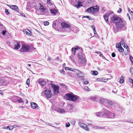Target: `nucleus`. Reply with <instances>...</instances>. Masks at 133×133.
<instances>
[{
	"label": "nucleus",
	"mask_w": 133,
	"mask_h": 133,
	"mask_svg": "<svg viewBox=\"0 0 133 133\" xmlns=\"http://www.w3.org/2000/svg\"><path fill=\"white\" fill-rule=\"evenodd\" d=\"M72 31L75 33H77L79 31V29L77 27H74Z\"/></svg>",
	"instance_id": "obj_27"
},
{
	"label": "nucleus",
	"mask_w": 133,
	"mask_h": 133,
	"mask_svg": "<svg viewBox=\"0 0 133 133\" xmlns=\"http://www.w3.org/2000/svg\"><path fill=\"white\" fill-rule=\"evenodd\" d=\"M116 116V115L114 113H112L110 112L107 118H115Z\"/></svg>",
	"instance_id": "obj_16"
},
{
	"label": "nucleus",
	"mask_w": 133,
	"mask_h": 133,
	"mask_svg": "<svg viewBox=\"0 0 133 133\" xmlns=\"http://www.w3.org/2000/svg\"><path fill=\"white\" fill-rule=\"evenodd\" d=\"M39 8L42 11V12H44L45 10H46V7L43 5H42L41 4H40V7Z\"/></svg>",
	"instance_id": "obj_26"
},
{
	"label": "nucleus",
	"mask_w": 133,
	"mask_h": 133,
	"mask_svg": "<svg viewBox=\"0 0 133 133\" xmlns=\"http://www.w3.org/2000/svg\"><path fill=\"white\" fill-rule=\"evenodd\" d=\"M8 6L12 10L14 11L17 12H18L19 11V8L16 5H8Z\"/></svg>",
	"instance_id": "obj_13"
},
{
	"label": "nucleus",
	"mask_w": 133,
	"mask_h": 133,
	"mask_svg": "<svg viewBox=\"0 0 133 133\" xmlns=\"http://www.w3.org/2000/svg\"><path fill=\"white\" fill-rule=\"evenodd\" d=\"M17 97L16 96H14L12 97V101L14 102H16L17 101Z\"/></svg>",
	"instance_id": "obj_31"
},
{
	"label": "nucleus",
	"mask_w": 133,
	"mask_h": 133,
	"mask_svg": "<svg viewBox=\"0 0 133 133\" xmlns=\"http://www.w3.org/2000/svg\"><path fill=\"white\" fill-rule=\"evenodd\" d=\"M119 29H118L117 28H116L115 27V28H114V32L115 33H116L117 32V31H118V30Z\"/></svg>",
	"instance_id": "obj_47"
},
{
	"label": "nucleus",
	"mask_w": 133,
	"mask_h": 133,
	"mask_svg": "<svg viewBox=\"0 0 133 133\" xmlns=\"http://www.w3.org/2000/svg\"><path fill=\"white\" fill-rule=\"evenodd\" d=\"M5 13L7 14V15H9L10 14V13L9 12V10L7 9H5Z\"/></svg>",
	"instance_id": "obj_43"
},
{
	"label": "nucleus",
	"mask_w": 133,
	"mask_h": 133,
	"mask_svg": "<svg viewBox=\"0 0 133 133\" xmlns=\"http://www.w3.org/2000/svg\"><path fill=\"white\" fill-rule=\"evenodd\" d=\"M69 58L73 62H74L75 61L74 59V57L73 56H70L69 57Z\"/></svg>",
	"instance_id": "obj_46"
},
{
	"label": "nucleus",
	"mask_w": 133,
	"mask_h": 133,
	"mask_svg": "<svg viewBox=\"0 0 133 133\" xmlns=\"http://www.w3.org/2000/svg\"><path fill=\"white\" fill-rule=\"evenodd\" d=\"M92 127L94 129H104V127H100L97 125L94 126L92 125Z\"/></svg>",
	"instance_id": "obj_23"
},
{
	"label": "nucleus",
	"mask_w": 133,
	"mask_h": 133,
	"mask_svg": "<svg viewBox=\"0 0 133 133\" xmlns=\"http://www.w3.org/2000/svg\"><path fill=\"white\" fill-rule=\"evenodd\" d=\"M80 126L82 128L84 129L86 125L83 123H79Z\"/></svg>",
	"instance_id": "obj_29"
},
{
	"label": "nucleus",
	"mask_w": 133,
	"mask_h": 133,
	"mask_svg": "<svg viewBox=\"0 0 133 133\" xmlns=\"http://www.w3.org/2000/svg\"><path fill=\"white\" fill-rule=\"evenodd\" d=\"M91 74L93 75H96L98 74V72L96 71H92L91 72Z\"/></svg>",
	"instance_id": "obj_28"
},
{
	"label": "nucleus",
	"mask_w": 133,
	"mask_h": 133,
	"mask_svg": "<svg viewBox=\"0 0 133 133\" xmlns=\"http://www.w3.org/2000/svg\"><path fill=\"white\" fill-rule=\"evenodd\" d=\"M56 23H54V22H53V24L52 25V27L54 28L55 29V26H56Z\"/></svg>",
	"instance_id": "obj_48"
},
{
	"label": "nucleus",
	"mask_w": 133,
	"mask_h": 133,
	"mask_svg": "<svg viewBox=\"0 0 133 133\" xmlns=\"http://www.w3.org/2000/svg\"><path fill=\"white\" fill-rule=\"evenodd\" d=\"M124 39H122L120 42H119V43L121 44V45L122 44H124Z\"/></svg>",
	"instance_id": "obj_50"
},
{
	"label": "nucleus",
	"mask_w": 133,
	"mask_h": 133,
	"mask_svg": "<svg viewBox=\"0 0 133 133\" xmlns=\"http://www.w3.org/2000/svg\"><path fill=\"white\" fill-rule=\"evenodd\" d=\"M8 82L7 81L4 79L3 78H0V85L6 86L7 85Z\"/></svg>",
	"instance_id": "obj_8"
},
{
	"label": "nucleus",
	"mask_w": 133,
	"mask_h": 133,
	"mask_svg": "<svg viewBox=\"0 0 133 133\" xmlns=\"http://www.w3.org/2000/svg\"><path fill=\"white\" fill-rule=\"evenodd\" d=\"M61 72L62 74H64L65 73V71L63 69L62 70H61Z\"/></svg>",
	"instance_id": "obj_58"
},
{
	"label": "nucleus",
	"mask_w": 133,
	"mask_h": 133,
	"mask_svg": "<svg viewBox=\"0 0 133 133\" xmlns=\"http://www.w3.org/2000/svg\"><path fill=\"white\" fill-rule=\"evenodd\" d=\"M61 25L63 28H67L69 26V24L64 22L62 23H61Z\"/></svg>",
	"instance_id": "obj_19"
},
{
	"label": "nucleus",
	"mask_w": 133,
	"mask_h": 133,
	"mask_svg": "<svg viewBox=\"0 0 133 133\" xmlns=\"http://www.w3.org/2000/svg\"><path fill=\"white\" fill-rule=\"evenodd\" d=\"M97 98V97L95 96H92L90 98V99L93 101H95Z\"/></svg>",
	"instance_id": "obj_38"
},
{
	"label": "nucleus",
	"mask_w": 133,
	"mask_h": 133,
	"mask_svg": "<svg viewBox=\"0 0 133 133\" xmlns=\"http://www.w3.org/2000/svg\"><path fill=\"white\" fill-rule=\"evenodd\" d=\"M122 9L121 8H119L118 10L117 11L118 13H120Z\"/></svg>",
	"instance_id": "obj_63"
},
{
	"label": "nucleus",
	"mask_w": 133,
	"mask_h": 133,
	"mask_svg": "<svg viewBox=\"0 0 133 133\" xmlns=\"http://www.w3.org/2000/svg\"><path fill=\"white\" fill-rule=\"evenodd\" d=\"M84 89L85 90L88 91H89L90 90V89L88 87L86 86L84 87Z\"/></svg>",
	"instance_id": "obj_51"
},
{
	"label": "nucleus",
	"mask_w": 133,
	"mask_h": 133,
	"mask_svg": "<svg viewBox=\"0 0 133 133\" xmlns=\"http://www.w3.org/2000/svg\"><path fill=\"white\" fill-rule=\"evenodd\" d=\"M65 126L66 127H68L70 126V124L69 123L68 124H66Z\"/></svg>",
	"instance_id": "obj_62"
},
{
	"label": "nucleus",
	"mask_w": 133,
	"mask_h": 133,
	"mask_svg": "<svg viewBox=\"0 0 133 133\" xmlns=\"http://www.w3.org/2000/svg\"><path fill=\"white\" fill-rule=\"evenodd\" d=\"M79 49V48L78 46L76 48H73L72 49V54H74V55H75L76 51Z\"/></svg>",
	"instance_id": "obj_18"
},
{
	"label": "nucleus",
	"mask_w": 133,
	"mask_h": 133,
	"mask_svg": "<svg viewBox=\"0 0 133 133\" xmlns=\"http://www.w3.org/2000/svg\"><path fill=\"white\" fill-rule=\"evenodd\" d=\"M14 44L15 47L14 49H15L18 50L21 47V45L20 44L19 42L18 41H15L14 42Z\"/></svg>",
	"instance_id": "obj_12"
},
{
	"label": "nucleus",
	"mask_w": 133,
	"mask_h": 133,
	"mask_svg": "<svg viewBox=\"0 0 133 133\" xmlns=\"http://www.w3.org/2000/svg\"><path fill=\"white\" fill-rule=\"evenodd\" d=\"M95 115L98 117H101V116L102 117V113L101 112H98L95 113Z\"/></svg>",
	"instance_id": "obj_24"
},
{
	"label": "nucleus",
	"mask_w": 133,
	"mask_h": 133,
	"mask_svg": "<svg viewBox=\"0 0 133 133\" xmlns=\"http://www.w3.org/2000/svg\"><path fill=\"white\" fill-rule=\"evenodd\" d=\"M119 81L120 83H122L124 82V80L123 79H121Z\"/></svg>",
	"instance_id": "obj_64"
},
{
	"label": "nucleus",
	"mask_w": 133,
	"mask_h": 133,
	"mask_svg": "<svg viewBox=\"0 0 133 133\" xmlns=\"http://www.w3.org/2000/svg\"><path fill=\"white\" fill-rule=\"evenodd\" d=\"M117 90L115 88H113V90H112L113 92L115 93L117 92Z\"/></svg>",
	"instance_id": "obj_42"
},
{
	"label": "nucleus",
	"mask_w": 133,
	"mask_h": 133,
	"mask_svg": "<svg viewBox=\"0 0 133 133\" xmlns=\"http://www.w3.org/2000/svg\"><path fill=\"white\" fill-rule=\"evenodd\" d=\"M65 70H69L70 71H74V69H74L73 68H70L69 67H65Z\"/></svg>",
	"instance_id": "obj_32"
},
{
	"label": "nucleus",
	"mask_w": 133,
	"mask_h": 133,
	"mask_svg": "<svg viewBox=\"0 0 133 133\" xmlns=\"http://www.w3.org/2000/svg\"><path fill=\"white\" fill-rule=\"evenodd\" d=\"M93 7L89 8L88 9L86 10V11L88 12H93Z\"/></svg>",
	"instance_id": "obj_22"
},
{
	"label": "nucleus",
	"mask_w": 133,
	"mask_h": 133,
	"mask_svg": "<svg viewBox=\"0 0 133 133\" xmlns=\"http://www.w3.org/2000/svg\"><path fill=\"white\" fill-rule=\"evenodd\" d=\"M113 12L112 11H109L106 12L105 14H107V15L109 16L110 15L113 14Z\"/></svg>",
	"instance_id": "obj_36"
},
{
	"label": "nucleus",
	"mask_w": 133,
	"mask_h": 133,
	"mask_svg": "<svg viewBox=\"0 0 133 133\" xmlns=\"http://www.w3.org/2000/svg\"><path fill=\"white\" fill-rule=\"evenodd\" d=\"M30 50V46L28 45L24 44L22 45L20 51L21 52H28Z\"/></svg>",
	"instance_id": "obj_3"
},
{
	"label": "nucleus",
	"mask_w": 133,
	"mask_h": 133,
	"mask_svg": "<svg viewBox=\"0 0 133 133\" xmlns=\"http://www.w3.org/2000/svg\"><path fill=\"white\" fill-rule=\"evenodd\" d=\"M99 101L100 103L102 104H106L108 101V100L102 97H101L99 99Z\"/></svg>",
	"instance_id": "obj_15"
},
{
	"label": "nucleus",
	"mask_w": 133,
	"mask_h": 133,
	"mask_svg": "<svg viewBox=\"0 0 133 133\" xmlns=\"http://www.w3.org/2000/svg\"><path fill=\"white\" fill-rule=\"evenodd\" d=\"M30 80L29 79H28L26 81V84L28 85H29Z\"/></svg>",
	"instance_id": "obj_52"
},
{
	"label": "nucleus",
	"mask_w": 133,
	"mask_h": 133,
	"mask_svg": "<svg viewBox=\"0 0 133 133\" xmlns=\"http://www.w3.org/2000/svg\"><path fill=\"white\" fill-rule=\"evenodd\" d=\"M50 13L53 15H55L57 12V11L55 9H51L50 10Z\"/></svg>",
	"instance_id": "obj_25"
},
{
	"label": "nucleus",
	"mask_w": 133,
	"mask_h": 133,
	"mask_svg": "<svg viewBox=\"0 0 133 133\" xmlns=\"http://www.w3.org/2000/svg\"><path fill=\"white\" fill-rule=\"evenodd\" d=\"M31 6L30 5H27L26 6V9L28 11H29L31 9Z\"/></svg>",
	"instance_id": "obj_39"
},
{
	"label": "nucleus",
	"mask_w": 133,
	"mask_h": 133,
	"mask_svg": "<svg viewBox=\"0 0 133 133\" xmlns=\"http://www.w3.org/2000/svg\"><path fill=\"white\" fill-rule=\"evenodd\" d=\"M108 17L109 16L107 15V14H105L104 15V20L107 23H109L108 18Z\"/></svg>",
	"instance_id": "obj_21"
},
{
	"label": "nucleus",
	"mask_w": 133,
	"mask_h": 133,
	"mask_svg": "<svg viewBox=\"0 0 133 133\" xmlns=\"http://www.w3.org/2000/svg\"><path fill=\"white\" fill-rule=\"evenodd\" d=\"M121 46V45L119 43H117L116 44V48H119Z\"/></svg>",
	"instance_id": "obj_33"
},
{
	"label": "nucleus",
	"mask_w": 133,
	"mask_h": 133,
	"mask_svg": "<svg viewBox=\"0 0 133 133\" xmlns=\"http://www.w3.org/2000/svg\"><path fill=\"white\" fill-rule=\"evenodd\" d=\"M74 71L76 73L77 75L79 77H82L84 76V73L81 71L77 69H74Z\"/></svg>",
	"instance_id": "obj_10"
},
{
	"label": "nucleus",
	"mask_w": 133,
	"mask_h": 133,
	"mask_svg": "<svg viewBox=\"0 0 133 133\" xmlns=\"http://www.w3.org/2000/svg\"><path fill=\"white\" fill-rule=\"evenodd\" d=\"M115 104H116V103H114L111 101L108 100V101L106 104V105L111 108H114L115 106Z\"/></svg>",
	"instance_id": "obj_9"
},
{
	"label": "nucleus",
	"mask_w": 133,
	"mask_h": 133,
	"mask_svg": "<svg viewBox=\"0 0 133 133\" xmlns=\"http://www.w3.org/2000/svg\"><path fill=\"white\" fill-rule=\"evenodd\" d=\"M93 12H97L99 10V9H98V8L97 7L95 8L94 7H93Z\"/></svg>",
	"instance_id": "obj_35"
},
{
	"label": "nucleus",
	"mask_w": 133,
	"mask_h": 133,
	"mask_svg": "<svg viewBox=\"0 0 133 133\" xmlns=\"http://www.w3.org/2000/svg\"><path fill=\"white\" fill-rule=\"evenodd\" d=\"M51 91V90L50 89H46L45 91L44 94L47 98H50L51 97L52 94Z\"/></svg>",
	"instance_id": "obj_5"
},
{
	"label": "nucleus",
	"mask_w": 133,
	"mask_h": 133,
	"mask_svg": "<svg viewBox=\"0 0 133 133\" xmlns=\"http://www.w3.org/2000/svg\"><path fill=\"white\" fill-rule=\"evenodd\" d=\"M111 22L115 23V27L118 29L122 30H125L126 22L119 17L114 15L111 18Z\"/></svg>",
	"instance_id": "obj_1"
},
{
	"label": "nucleus",
	"mask_w": 133,
	"mask_h": 133,
	"mask_svg": "<svg viewBox=\"0 0 133 133\" xmlns=\"http://www.w3.org/2000/svg\"><path fill=\"white\" fill-rule=\"evenodd\" d=\"M51 1L50 0H47V3L48 4H52L51 2Z\"/></svg>",
	"instance_id": "obj_61"
},
{
	"label": "nucleus",
	"mask_w": 133,
	"mask_h": 133,
	"mask_svg": "<svg viewBox=\"0 0 133 133\" xmlns=\"http://www.w3.org/2000/svg\"><path fill=\"white\" fill-rule=\"evenodd\" d=\"M129 81L130 83H132V82H133V79H131V78H129Z\"/></svg>",
	"instance_id": "obj_60"
},
{
	"label": "nucleus",
	"mask_w": 133,
	"mask_h": 133,
	"mask_svg": "<svg viewBox=\"0 0 133 133\" xmlns=\"http://www.w3.org/2000/svg\"><path fill=\"white\" fill-rule=\"evenodd\" d=\"M115 104V106L114 108L115 109L118 111L119 113L122 112L123 109L122 107L119 106L117 103Z\"/></svg>",
	"instance_id": "obj_7"
},
{
	"label": "nucleus",
	"mask_w": 133,
	"mask_h": 133,
	"mask_svg": "<svg viewBox=\"0 0 133 133\" xmlns=\"http://www.w3.org/2000/svg\"><path fill=\"white\" fill-rule=\"evenodd\" d=\"M130 59L131 62L132 63L133 62V58L132 57L130 56Z\"/></svg>",
	"instance_id": "obj_56"
},
{
	"label": "nucleus",
	"mask_w": 133,
	"mask_h": 133,
	"mask_svg": "<svg viewBox=\"0 0 133 133\" xmlns=\"http://www.w3.org/2000/svg\"><path fill=\"white\" fill-rule=\"evenodd\" d=\"M130 71L131 73H133V68H130Z\"/></svg>",
	"instance_id": "obj_53"
},
{
	"label": "nucleus",
	"mask_w": 133,
	"mask_h": 133,
	"mask_svg": "<svg viewBox=\"0 0 133 133\" xmlns=\"http://www.w3.org/2000/svg\"><path fill=\"white\" fill-rule=\"evenodd\" d=\"M24 31L25 32L26 34L28 35H31V32H30V33H29L26 30H24Z\"/></svg>",
	"instance_id": "obj_44"
},
{
	"label": "nucleus",
	"mask_w": 133,
	"mask_h": 133,
	"mask_svg": "<svg viewBox=\"0 0 133 133\" xmlns=\"http://www.w3.org/2000/svg\"><path fill=\"white\" fill-rule=\"evenodd\" d=\"M49 24V23L48 22L45 21L44 22V25H47Z\"/></svg>",
	"instance_id": "obj_49"
},
{
	"label": "nucleus",
	"mask_w": 133,
	"mask_h": 133,
	"mask_svg": "<svg viewBox=\"0 0 133 133\" xmlns=\"http://www.w3.org/2000/svg\"><path fill=\"white\" fill-rule=\"evenodd\" d=\"M102 117L107 118L110 111L105 108H103L102 110Z\"/></svg>",
	"instance_id": "obj_4"
},
{
	"label": "nucleus",
	"mask_w": 133,
	"mask_h": 133,
	"mask_svg": "<svg viewBox=\"0 0 133 133\" xmlns=\"http://www.w3.org/2000/svg\"><path fill=\"white\" fill-rule=\"evenodd\" d=\"M77 3V4H75L74 6L77 8H79L80 6H82L83 5L82 4V3L79 1H76Z\"/></svg>",
	"instance_id": "obj_17"
},
{
	"label": "nucleus",
	"mask_w": 133,
	"mask_h": 133,
	"mask_svg": "<svg viewBox=\"0 0 133 133\" xmlns=\"http://www.w3.org/2000/svg\"><path fill=\"white\" fill-rule=\"evenodd\" d=\"M31 107L33 109H35L36 108L38 107V105L37 104L34 102H31Z\"/></svg>",
	"instance_id": "obj_20"
},
{
	"label": "nucleus",
	"mask_w": 133,
	"mask_h": 133,
	"mask_svg": "<svg viewBox=\"0 0 133 133\" xmlns=\"http://www.w3.org/2000/svg\"><path fill=\"white\" fill-rule=\"evenodd\" d=\"M111 56L112 57H114L116 56L114 52H112L111 54Z\"/></svg>",
	"instance_id": "obj_55"
},
{
	"label": "nucleus",
	"mask_w": 133,
	"mask_h": 133,
	"mask_svg": "<svg viewBox=\"0 0 133 133\" xmlns=\"http://www.w3.org/2000/svg\"><path fill=\"white\" fill-rule=\"evenodd\" d=\"M44 12V13H43V14L46 15V16H48L49 15V14L50 13L48 11H47L46 10H45V11Z\"/></svg>",
	"instance_id": "obj_34"
},
{
	"label": "nucleus",
	"mask_w": 133,
	"mask_h": 133,
	"mask_svg": "<svg viewBox=\"0 0 133 133\" xmlns=\"http://www.w3.org/2000/svg\"><path fill=\"white\" fill-rule=\"evenodd\" d=\"M48 81V80L46 79L42 78L39 79L38 82L41 86H44L46 84L47 81Z\"/></svg>",
	"instance_id": "obj_6"
},
{
	"label": "nucleus",
	"mask_w": 133,
	"mask_h": 133,
	"mask_svg": "<svg viewBox=\"0 0 133 133\" xmlns=\"http://www.w3.org/2000/svg\"><path fill=\"white\" fill-rule=\"evenodd\" d=\"M118 51L122 53L124 51V49L121 46L118 48Z\"/></svg>",
	"instance_id": "obj_37"
},
{
	"label": "nucleus",
	"mask_w": 133,
	"mask_h": 133,
	"mask_svg": "<svg viewBox=\"0 0 133 133\" xmlns=\"http://www.w3.org/2000/svg\"><path fill=\"white\" fill-rule=\"evenodd\" d=\"M17 101L19 103H22L23 102V101H22V99L21 98H20L19 99L17 100Z\"/></svg>",
	"instance_id": "obj_45"
},
{
	"label": "nucleus",
	"mask_w": 133,
	"mask_h": 133,
	"mask_svg": "<svg viewBox=\"0 0 133 133\" xmlns=\"http://www.w3.org/2000/svg\"><path fill=\"white\" fill-rule=\"evenodd\" d=\"M54 109L57 112L61 114L64 113L66 112L64 109L62 108H56Z\"/></svg>",
	"instance_id": "obj_14"
},
{
	"label": "nucleus",
	"mask_w": 133,
	"mask_h": 133,
	"mask_svg": "<svg viewBox=\"0 0 133 133\" xmlns=\"http://www.w3.org/2000/svg\"><path fill=\"white\" fill-rule=\"evenodd\" d=\"M84 129L85 130H87V131H89V128L87 126V125H85V127H84Z\"/></svg>",
	"instance_id": "obj_41"
},
{
	"label": "nucleus",
	"mask_w": 133,
	"mask_h": 133,
	"mask_svg": "<svg viewBox=\"0 0 133 133\" xmlns=\"http://www.w3.org/2000/svg\"><path fill=\"white\" fill-rule=\"evenodd\" d=\"M65 97L67 100L72 101H75L77 100L79 98V96L74 94L72 93L66 94Z\"/></svg>",
	"instance_id": "obj_2"
},
{
	"label": "nucleus",
	"mask_w": 133,
	"mask_h": 133,
	"mask_svg": "<svg viewBox=\"0 0 133 133\" xmlns=\"http://www.w3.org/2000/svg\"><path fill=\"white\" fill-rule=\"evenodd\" d=\"M6 32V31H4V30L2 32V34L3 35H4L5 34Z\"/></svg>",
	"instance_id": "obj_57"
},
{
	"label": "nucleus",
	"mask_w": 133,
	"mask_h": 133,
	"mask_svg": "<svg viewBox=\"0 0 133 133\" xmlns=\"http://www.w3.org/2000/svg\"><path fill=\"white\" fill-rule=\"evenodd\" d=\"M54 90V94H57L59 92V87L55 85H52Z\"/></svg>",
	"instance_id": "obj_11"
},
{
	"label": "nucleus",
	"mask_w": 133,
	"mask_h": 133,
	"mask_svg": "<svg viewBox=\"0 0 133 133\" xmlns=\"http://www.w3.org/2000/svg\"><path fill=\"white\" fill-rule=\"evenodd\" d=\"M88 83L89 82L88 81H84V84L85 85L88 84Z\"/></svg>",
	"instance_id": "obj_59"
},
{
	"label": "nucleus",
	"mask_w": 133,
	"mask_h": 133,
	"mask_svg": "<svg viewBox=\"0 0 133 133\" xmlns=\"http://www.w3.org/2000/svg\"><path fill=\"white\" fill-rule=\"evenodd\" d=\"M122 45L125 48L126 47H127V48H128V46H127V45L125 44L124 43L122 44Z\"/></svg>",
	"instance_id": "obj_54"
},
{
	"label": "nucleus",
	"mask_w": 133,
	"mask_h": 133,
	"mask_svg": "<svg viewBox=\"0 0 133 133\" xmlns=\"http://www.w3.org/2000/svg\"><path fill=\"white\" fill-rule=\"evenodd\" d=\"M67 75H68L69 76L71 77H72L73 76V74L72 73H71V72H68L67 73Z\"/></svg>",
	"instance_id": "obj_40"
},
{
	"label": "nucleus",
	"mask_w": 133,
	"mask_h": 133,
	"mask_svg": "<svg viewBox=\"0 0 133 133\" xmlns=\"http://www.w3.org/2000/svg\"><path fill=\"white\" fill-rule=\"evenodd\" d=\"M78 58L81 60H83V56L81 53H79L78 55Z\"/></svg>",
	"instance_id": "obj_30"
}]
</instances>
